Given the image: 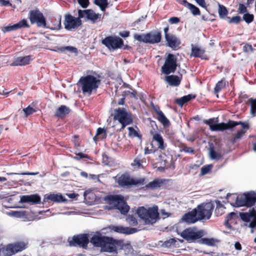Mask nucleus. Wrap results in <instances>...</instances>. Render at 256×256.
I'll return each instance as SVG.
<instances>
[{
    "instance_id": "49",
    "label": "nucleus",
    "mask_w": 256,
    "mask_h": 256,
    "mask_svg": "<svg viewBox=\"0 0 256 256\" xmlns=\"http://www.w3.org/2000/svg\"><path fill=\"white\" fill-rule=\"evenodd\" d=\"M201 243L209 246H213L215 244V240L212 238H201Z\"/></svg>"
},
{
    "instance_id": "56",
    "label": "nucleus",
    "mask_w": 256,
    "mask_h": 256,
    "mask_svg": "<svg viewBox=\"0 0 256 256\" xmlns=\"http://www.w3.org/2000/svg\"><path fill=\"white\" fill-rule=\"evenodd\" d=\"M176 242V240L174 238H170V240L165 241L163 244V246L167 248H170L172 245L174 244Z\"/></svg>"
},
{
    "instance_id": "55",
    "label": "nucleus",
    "mask_w": 256,
    "mask_h": 256,
    "mask_svg": "<svg viewBox=\"0 0 256 256\" xmlns=\"http://www.w3.org/2000/svg\"><path fill=\"white\" fill-rule=\"evenodd\" d=\"M2 30L4 33L16 30L14 24H9L7 26H4L2 28Z\"/></svg>"
},
{
    "instance_id": "7",
    "label": "nucleus",
    "mask_w": 256,
    "mask_h": 256,
    "mask_svg": "<svg viewBox=\"0 0 256 256\" xmlns=\"http://www.w3.org/2000/svg\"><path fill=\"white\" fill-rule=\"evenodd\" d=\"M117 183L122 188H130L132 186L144 185L146 184V179H134L128 174H122L118 178Z\"/></svg>"
},
{
    "instance_id": "59",
    "label": "nucleus",
    "mask_w": 256,
    "mask_h": 256,
    "mask_svg": "<svg viewBox=\"0 0 256 256\" xmlns=\"http://www.w3.org/2000/svg\"><path fill=\"white\" fill-rule=\"evenodd\" d=\"M243 50L244 52H252L254 50V48L251 44H246L243 46Z\"/></svg>"
},
{
    "instance_id": "24",
    "label": "nucleus",
    "mask_w": 256,
    "mask_h": 256,
    "mask_svg": "<svg viewBox=\"0 0 256 256\" xmlns=\"http://www.w3.org/2000/svg\"><path fill=\"white\" fill-rule=\"evenodd\" d=\"M70 112V110L68 107L64 105H62L56 110L54 116L64 120Z\"/></svg>"
},
{
    "instance_id": "14",
    "label": "nucleus",
    "mask_w": 256,
    "mask_h": 256,
    "mask_svg": "<svg viewBox=\"0 0 256 256\" xmlns=\"http://www.w3.org/2000/svg\"><path fill=\"white\" fill-rule=\"evenodd\" d=\"M176 61V58L174 54H168L162 67V72L166 75L174 72L177 66Z\"/></svg>"
},
{
    "instance_id": "15",
    "label": "nucleus",
    "mask_w": 256,
    "mask_h": 256,
    "mask_svg": "<svg viewBox=\"0 0 256 256\" xmlns=\"http://www.w3.org/2000/svg\"><path fill=\"white\" fill-rule=\"evenodd\" d=\"M89 242L88 234H86L74 236L71 240H68V243L70 246H78L83 248H87Z\"/></svg>"
},
{
    "instance_id": "46",
    "label": "nucleus",
    "mask_w": 256,
    "mask_h": 256,
    "mask_svg": "<svg viewBox=\"0 0 256 256\" xmlns=\"http://www.w3.org/2000/svg\"><path fill=\"white\" fill-rule=\"evenodd\" d=\"M248 102L250 104L251 106L250 114L252 116H256V98H250Z\"/></svg>"
},
{
    "instance_id": "32",
    "label": "nucleus",
    "mask_w": 256,
    "mask_h": 256,
    "mask_svg": "<svg viewBox=\"0 0 256 256\" xmlns=\"http://www.w3.org/2000/svg\"><path fill=\"white\" fill-rule=\"evenodd\" d=\"M238 218V216L234 212L228 214L225 218L224 225L229 228H230L232 224L236 223V220Z\"/></svg>"
},
{
    "instance_id": "11",
    "label": "nucleus",
    "mask_w": 256,
    "mask_h": 256,
    "mask_svg": "<svg viewBox=\"0 0 256 256\" xmlns=\"http://www.w3.org/2000/svg\"><path fill=\"white\" fill-rule=\"evenodd\" d=\"M136 40L140 42L146 44H154L160 42L162 40V34L160 32L156 34H152L151 32H148L145 34H136L134 36Z\"/></svg>"
},
{
    "instance_id": "60",
    "label": "nucleus",
    "mask_w": 256,
    "mask_h": 256,
    "mask_svg": "<svg viewBox=\"0 0 256 256\" xmlns=\"http://www.w3.org/2000/svg\"><path fill=\"white\" fill-rule=\"evenodd\" d=\"M196 3L201 7L205 8L206 10H208L206 8V5L205 2V0H194Z\"/></svg>"
},
{
    "instance_id": "48",
    "label": "nucleus",
    "mask_w": 256,
    "mask_h": 256,
    "mask_svg": "<svg viewBox=\"0 0 256 256\" xmlns=\"http://www.w3.org/2000/svg\"><path fill=\"white\" fill-rule=\"evenodd\" d=\"M243 20L248 24H250L254 21V16L248 12L245 13L242 16Z\"/></svg>"
},
{
    "instance_id": "19",
    "label": "nucleus",
    "mask_w": 256,
    "mask_h": 256,
    "mask_svg": "<svg viewBox=\"0 0 256 256\" xmlns=\"http://www.w3.org/2000/svg\"><path fill=\"white\" fill-rule=\"evenodd\" d=\"M191 53L190 54V57L199 58L202 60H208L206 54H205V50L204 48L194 46V44H191Z\"/></svg>"
},
{
    "instance_id": "1",
    "label": "nucleus",
    "mask_w": 256,
    "mask_h": 256,
    "mask_svg": "<svg viewBox=\"0 0 256 256\" xmlns=\"http://www.w3.org/2000/svg\"><path fill=\"white\" fill-rule=\"evenodd\" d=\"M90 242L96 247H100L104 252H114L116 251L115 244L118 241L112 238L102 236L100 232L94 234Z\"/></svg>"
},
{
    "instance_id": "62",
    "label": "nucleus",
    "mask_w": 256,
    "mask_h": 256,
    "mask_svg": "<svg viewBox=\"0 0 256 256\" xmlns=\"http://www.w3.org/2000/svg\"><path fill=\"white\" fill-rule=\"evenodd\" d=\"M0 5L1 6H12V4L8 0H0Z\"/></svg>"
},
{
    "instance_id": "3",
    "label": "nucleus",
    "mask_w": 256,
    "mask_h": 256,
    "mask_svg": "<svg viewBox=\"0 0 256 256\" xmlns=\"http://www.w3.org/2000/svg\"><path fill=\"white\" fill-rule=\"evenodd\" d=\"M81 85L82 92L89 96L92 91H96L100 84V80L92 75H87L82 76L78 81Z\"/></svg>"
},
{
    "instance_id": "20",
    "label": "nucleus",
    "mask_w": 256,
    "mask_h": 256,
    "mask_svg": "<svg viewBox=\"0 0 256 256\" xmlns=\"http://www.w3.org/2000/svg\"><path fill=\"white\" fill-rule=\"evenodd\" d=\"M196 213V210L194 208L192 211L185 214L182 216V220L188 224H194L198 220H200Z\"/></svg>"
},
{
    "instance_id": "50",
    "label": "nucleus",
    "mask_w": 256,
    "mask_h": 256,
    "mask_svg": "<svg viewBox=\"0 0 256 256\" xmlns=\"http://www.w3.org/2000/svg\"><path fill=\"white\" fill-rule=\"evenodd\" d=\"M22 110L24 112L26 117H28L36 112L35 109L31 107L30 106H28V107L24 108Z\"/></svg>"
},
{
    "instance_id": "26",
    "label": "nucleus",
    "mask_w": 256,
    "mask_h": 256,
    "mask_svg": "<svg viewBox=\"0 0 256 256\" xmlns=\"http://www.w3.org/2000/svg\"><path fill=\"white\" fill-rule=\"evenodd\" d=\"M240 125L242 128V130H248L250 128V125L248 122H243L242 121H234L229 120L228 122L227 130H230L234 128L236 126Z\"/></svg>"
},
{
    "instance_id": "39",
    "label": "nucleus",
    "mask_w": 256,
    "mask_h": 256,
    "mask_svg": "<svg viewBox=\"0 0 256 256\" xmlns=\"http://www.w3.org/2000/svg\"><path fill=\"white\" fill-rule=\"evenodd\" d=\"M14 26L16 30L22 28H29L30 27L26 19L20 20L18 23L14 24Z\"/></svg>"
},
{
    "instance_id": "25",
    "label": "nucleus",
    "mask_w": 256,
    "mask_h": 256,
    "mask_svg": "<svg viewBox=\"0 0 256 256\" xmlns=\"http://www.w3.org/2000/svg\"><path fill=\"white\" fill-rule=\"evenodd\" d=\"M31 60V56L18 57L14 60L11 65L12 66H22L27 65L30 64V60Z\"/></svg>"
},
{
    "instance_id": "63",
    "label": "nucleus",
    "mask_w": 256,
    "mask_h": 256,
    "mask_svg": "<svg viewBox=\"0 0 256 256\" xmlns=\"http://www.w3.org/2000/svg\"><path fill=\"white\" fill-rule=\"evenodd\" d=\"M62 52H64L65 50H68L70 52H73L74 50H76L75 48L70 46H66L64 47H62L60 49Z\"/></svg>"
},
{
    "instance_id": "16",
    "label": "nucleus",
    "mask_w": 256,
    "mask_h": 256,
    "mask_svg": "<svg viewBox=\"0 0 256 256\" xmlns=\"http://www.w3.org/2000/svg\"><path fill=\"white\" fill-rule=\"evenodd\" d=\"M204 123L209 126L210 129L212 131H223L227 130V123L221 122L217 124L218 122V118H211L208 120H204Z\"/></svg>"
},
{
    "instance_id": "31",
    "label": "nucleus",
    "mask_w": 256,
    "mask_h": 256,
    "mask_svg": "<svg viewBox=\"0 0 256 256\" xmlns=\"http://www.w3.org/2000/svg\"><path fill=\"white\" fill-rule=\"evenodd\" d=\"M61 16L56 18H52L51 20L50 24V26H47L46 28H50L52 30H60L62 28V24H61Z\"/></svg>"
},
{
    "instance_id": "9",
    "label": "nucleus",
    "mask_w": 256,
    "mask_h": 256,
    "mask_svg": "<svg viewBox=\"0 0 256 256\" xmlns=\"http://www.w3.org/2000/svg\"><path fill=\"white\" fill-rule=\"evenodd\" d=\"M28 17L32 24H36L39 28H46V18L38 9L36 8L30 10Z\"/></svg>"
},
{
    "instance_id": "41",
    "label": "nucleus",
    "mask_w": 256,
    "mask_h": 256,
    "mask_svg": "<svg viewBox=\"0 0 256 256\" xmlns=\"http://www.w3.org/2000/svg\"><path fill=\"white\" fill-rule=\"evenodd\" d=\"M218 12L220 18H224L228 14L226 8L223 5L218 4Z\"/></svg>"
},
{
    "instance_id": "51",
    "label": "nucleus",
    "mask_w": 256,
    "mask_h": 256,
    "mask_svg": "<svg viewBox=\"0 0 256 256\" xmlns=\"http://www.w3.org/2000/svg\"><path fill=\"white\" fill-rule=\"evenodd\" d=\"M212 164H208L203 166L201 168L200 175L204 176L207 174L212 170Z\"/></svg>"
},
{
    "instance_id": "22",
    "label": "nucleus",
    "mask_w": 256,
    "mask_h": 256,
    "mask_svg": "<svg viewBox=\"0 0 256 256\" xmlns=\"http://www.w3.org/2000/svg\"><path fill=\"white\" fill-rule=\"evenodd\" d=\"M41 198L38 194L24 195L20 198V202L22 203L38 204L40 202Z\"/></svg>"
},
{
    "instance_id": "17",
    "label": "nucleus",
    "mask_w": 256,
    "mask_h": 256,
    "mask_svg": "<svg viewBox=\"0 0 256 256\" xmlns=\"http://www.w3.org/2000/svg\"><path fill=\"white\" fill-rule=\"evenodd\" d=\"M82 18H86V20H90L94 24L100 20L101 14H96L92 9L80 10Z\"/></svg>"
},
{
    "instance_id": "27",
    "label": "nucleus",
    "mask_w": 256,
    "mask_h": 256,
    "mask_svg": "<svg viewBox=\"0 0 256 256\" xmlns=\"http://www.w3.org/2000/svg\"><path fill=\"white\" fill-rule=\"evenodd\" d=\"M166 180L156 178L146 185V189L154 190L160 188L165 182Z\"/></svg>"
},
{
    "instance_id": "54",
    "label": "nucleus",
    "mask_w": 256,
    "mask_h": 256,
    "mask_svg": "<svg viewBox=\"0 0 256 256\" xmlns=\"http://www.w3.org/2000/svg\"><path fill=\"white\" fill-rule=\"evenodd\" d=\"M238 12L240 14H244L245 13L247 12L248 10L246 6L242 4H240L238 10Z\"/></svg>"
},
{
    "instance_id": "40",
    "label": "nucleus",
    "mask_w": 256,
    "mask_h": 256,
    "mask_svg": "<svg viewBox=\"0 0 256 256\" xmlns=\"http://www.w3.org/2000/svg\"><path fill=\"white\" fill-rule=\"evenodd\" d=\"M94 3L98 6L102 11H104L108 6V0H94Z\"/></svg>"
},
{
    "instance_id": "18",
    "label": "nucleus",
    "mask_w": 256,
    "mask_h": 256,
    "mask_svg": "<svg viewBox=\"0 0 256 256\" xmlns=\"http://www.w3.org/2000/svg\"><path fill=\"white\" fill-rule=\"evenodd\" d=\"M150 134L152 136V141L156 143L158 148L160 150H164L166 147V144H164V138L160 134L154 130H151Z\"/></svg>"
},
{
    "instance_id": "29",
    "label": "nucleus",
    "mask_w": 256,
    "mask_h": 256,
    "mask_svg": "<svg viewBox=\"0 0 256 256\" xmlns=\"http://www.w3.org/2000/svg\"><path fill=\"white\" fill-rule=\"evenodd\" d=\"M165 79L170 86H178L180 84L182 78L176 75H170L166 76Z\"/></svg>"
},
{
    "instance_id": "42",
    "label": "nucleus",
    "mask_w": 256,
    "mask_h": 256,
    "mask_svg": "<svg viewBox=\"0 0 256 256\" xmlns=\"http://www.w3.org/2000/svg\"><path fill=\"white\" fill-rule=\"evenodd\" d=\"M178 147L181 152L183 151L186 153L194 154V150L193 148L187 146L186 144L184 143H180Z\"/></svg>"
},
{
    "instance_id": "4",
    "label": "nucleus",
    "mask_w": 256,
    "mask_h": 256,
    "mask_svg": "<svg viewBox=\"0 0 256 256\" xmlns=\"http://www.w3.org/2000/svg\"><path fill=\"white\" fill-rule=\"evenodd\" d=\"M114 118L121 124L122 126L120 130L121 131L124 128L133 123L134 119L131 112L128 111L124 108H118L114 110Z\"/></svg>"
},
{
    "instance_id": "5",
    "label": "nucleus",
    "mask_w": 256,
    "mask_h": 256,
    "mask_svg": "<svg viewBox=\"0 0 256 256\" xmlns=\"http://www.w3.org/2000/svg\"><path fill=\"white\" fill-rule=\"evenodd\" d=\"M104 200L110 204H113L115 208L123 214H127L129 211L130 206L122 195L108 194L104 196Z\"/></svg>"
},
{
    "instance_id": "8",
    "label": "nucleus",
    "mask_w": 256,
    "mask_h": 256,
    "mask_svg": "<svg viewBox=\"0 0 256 256\" xmlns=\"http://www.w3.org/2000/svg\"><path fill=\"white\" fill-rule=\"evenodd\" d=\"M214 206L212 202L201 204L194 209L200 220H209L212 214Z\"/></svg>"
},
{
    "instance_id": "30",
    "label": "nucleus",
    "mask_w": 256,
    "mask_h": 256,
    "mask_svg": "<svg viewBox=\"0 0 256 256\" xmlns=\"http://www.w3.org/2000/svg\"><path fill=\"white\" fill-rule=\"evenodd\" d=\"M196 98V94H188V95L184 96L180 98H176L174 100V102L179 106H182L184 104Z\"/></svg>"
},
{
    "instance_id": "13",
    "label": "nucleus",
    "mask_w": 256,
    "mask_h": 256,
    "mask_svg": "<svg viewBox=\"0 0 256 256\" xmlns=\"http://www.w3.org/2000/svg\"><path fill=\"white\" fill-rule=\"evenodd\" d=\"M78 16L74 17L70 14L64 16V28L67 30L77 29L82 25V16L80 10L78 11Z\"/></svg>"
},
{
    "instance_id": "10",
    "label": "nucleus",
    "mask_w": 256,
    "mask_h": 256,
    "mask_svg": "<svg viewBox=\"0 0 256 256\" xmlns=\"http://www.w3.org/2000/svg\"><path fill=\"white\" fill-rule=\"evenodd\" d=\"M204 235L202 230H197L194 227L188 228L184 230L180 234V236L189 242H194L201 238Z\"/></svg>"
},
{
    "instance_id": "57",
    "label": "nucleus",
    "mask_w": 256,
    "mask_h": 256,
    "mask_svg": "<svg viewBox=\"0 0 256 256\" xmlns=\"http://www.w3.org/2000/svg\"><path fill=\"white\" fill-rule=\"evenodd\" d=\"M142 160H141L138 158H136L134 160L132 164V165L134 166H136L138 168H140L142 166Z\"/></svg>"
},
{
    "instance_id": "2",
    "label": "nucleus",
    "mask_w": 256,
    "mask_h": 256,
    "mask_svg": "<svg viewBox=\"0 0 256 256\" xmlns=\"http://www.w3.org/2000/svg\"><path fill=\"white\" fill-rule=\"evenodd\" d=\"M136 213L138 217L144 220L146 224H153L160 219V214L158 206L146 208L139 207Z\"/></svg>"
},
{
    "instance_id": "12",
    "label": "nucleus",
    "mask_w": 256,
    "mask_h": 256,
    "mask_svg": "<svg viewBox=\"0 0 256 256\" xmlns=\"http://www.w3.org/2000/svg\"><path fill=\"white\" fill-rule=\"evenodd\" d=\"M102 44L109 50H114L122 48L124 46V40L118 36H110L102 40Z\"/></svg>"
},
{
    "instance_id": "38",
    "label": "nucleus",
    "mask_w": 256,
    "mask_h": 256,
    "mask_svg": "<svg viewBox=\"0 0 256 256\" xmlns=\"http://www.w3.org/2000/svg\"><path fill=\"white\" fill-rule=\"evenodd\" d=\"M210 156L212 160H219L221 159L222 156L220 153L216 152L214 146H210Z\"/></svg>"
},
{
    "instance_id": "35",
    "label": "nucleus",
    "mask_w": 256,
    "mask_h": 256,
    "mask_svg": "<svg viewBox=\"0 0 256 256\" xmlns=\"http://www.w3.org/2000/svg\"><path fill=\"white\" fill-rule=\"evenodd\" d=\"M2 252L6 256H12L16 254L13 244H7L2 248Z\"/></svg>"
},
{
    "instance_id": "58",
    "label": "nucleus",
    "mask_w": 256,
    "mask_h": 256,
    "mask_svg": "<svg viewBox=\"0 0 256 256\" xmlns=\"http://www.w3.org/2000/svg\"><path fill=\"white\" fill-rule=\"evenodd\" d=\"M78 2L83 8H86L90 4L89 0H78Z\"/></svg>"
},
{
    "instance_id": "45",
    "label": "nucleus",
    "mask_w": 256,
    "mask_h": 256,
    "mask_svg": "<svg viewBox=\"0 0 256 256\" xmlns=\"http://www.w3.org/2000/svg\"><path fill=\"white\" fill-rule=\"evenodd\" d=\"M246 131L244 130H241L238 131L234 136L231 139L230 142L232 143H235L238 140L240 139L244 134L246 133Z\"/></svg>"
},
{
    "instance_id": "34",
    "label": "nucleus",
    "mask_w": 256,
    "mask_h": 256,
    "mask_svg": "<svg viewBox=\"0 0 256 256\" xmlns=\"http://www.w3.org/2000/svg\"><path fill=\"white\" fill-rule=\"evenodd\" d=\"M184 4H185V6L190 10L191 12L194 16H200V9L194 4L188 2L186 0H183Z\"/></svg>"
},
{
    "instance_id": "23",
    "label": "nucleus",
    "mask_w": 256,
    "mask_h": 256,
    "mask_svg": "<svg viewBox=\"0 0 256 256\" xmlns=\"http://www.w3.org/2000/svg\"><path fill=\"white\" fill-rule=\"evenodd\" d=\"M165 38L168 46L173 50H176L180 44V40L174 34H171Z\"/></svg>"
},
{
    "instance_id": "33",
    "label": "nucleus",
    "mask_w": 256,
    "mask_h": 256,
    "mask_svg": "<svg viewBox=\"0 0 256 256\" xmlns=\"http://www.w3.org/2000/svg\"><path fill=\"white\" fill-rule=\"evenodd\" d=\"M226 84V81L224 78H222L216 84L214 88V92L218 98V93L222 90V89L225 88Z\"/></svg>"
},
{
    "instance_id": "61",
    "label": "nucleus",
    "mask_w": 256,
    "mask_h": 256,
    "mask_svg": "<svg viewBox=\"0 0 256 256\" xmlns=\"http://www.w3.org/2000/svg\"><path fill=\"white\" fill-rule=\"evenodd\" d=\"M170 24H178L180 22V20L178 17H172L168 20Z\"/></svg>"
},
{
    "instance_id": "21",
    "label": "nucleus",
    "mask_w": 256,
    "mask_h": 256,
    "mask_svg": "<svg viewBox=\"0 0 256 256\" xmlns=\"http://www.w3.org/2000/svg\"><path fill=\"white\" fill-rule=\"evenodd\" d=\"M112 230L115 232L125 234H132L138 231V230L135 228L124 227L122 226H112Z\"/></svg>"
},
{
    "instance_id": "44",
    "label": "nucleus",
    "mask_w": 256,
    "mask_h": 256,
    "mask_svg": "<svg viewBox=\"0 0 256 256\" xmlns=\"http://www.w3.org/2000/svg\"><path fill=\"white\" fill-rule=\"evenodd\" d=\"M128 136L130 138H135L137 137L140 138H142V135L139 134L136 130H135V129L133 127H128Z\"/></svg>"
},
{
    "instance_id": "53",
    "label": "nucleus",
    "mask_w": 256,
    "mask_h": 256,
    "mask_svg": "<svg viewBox=\"0 0 256 256\" xmlns=\"http://www.w3.org/2000/svg\"><path fill=\"white\" fill-rule=\"evenodd\" d=\"M125 95L129 96L132 98H134L136 99H138V93L137 92L133 90L132 92L128 90L125 92Z\"/></svg>"
},
{
    "instance_id": "43",
    "label": "nucleus",
    "mask_w": 256,
    "mask_h": 256,
    "mask_svg": "<svg viewBox=\"0 0 256 256\" xmlns=\"http://www.w3.org/2000/svg\"><path fill=\"white\" fill-rule=\"evenodd\" d=\"M97 136H100L101 138H106V130L103 128H98L97 129L96 135L94 138V140H96Z\"/></svg>"
},
{
    "instance_id": "28",
    "label": "nucleus",
    "mask_w": 256,
    "mask_h": 256,
    "mask_svg": "<svg viewBox=\"0 0 256 256\" xmlns=\"http://www.w3.org/2000/svg\"><path fill=\"white\" fill-rule=\"evenodd\" d=\"M44 199L47 201L50 200L54 202H65L66 200L64 198L61 194H46L44 196Z\"/></svg>"
},
{
    "instance_id": "64",
    "label": "nucleus",
    "mask_w": 256,
    "mask_h": 256,
    "mask_svg": "<svg viewBox=\"0 0 256 256\" xmlns=\"http://www.w3.org/2000/svg\"><path fill=\"white\" fill-rule=\"evenodd\" d=\"M130 32L128 30H124L119 33V35L122 38H128L130 36Z\"/></svg>"
},
{
    "instance_id": "36",
    "label": "nucleus",
    "mask_w": 256,
    "mask_h": 256,
    "mask_svg": "<svg viewBox=\"0 0 256 256\" xmlns=\"http://www.w3.org/2000/svg\"><path fill=\"white\" fill-rule=\"evenodd\" d=\"M157 118L164 126H170V122L164 116L162 112H159L158 114L157 115Z\"/></svg>"
},
{
    "instance_id": "52",
    "label": "nucleus",
    "mask_w": 256,
    "mask_h": 256,
    "mask_svg": "<svg viewBox=\"0 0 256 256\" xmlns=\"http://www.w3.org/2000/svg\"><path fill=\"white\" fill-rule=\"evenodd\" d=\"M227 19L228 20V22L229 24H238L242 20L240 16H233L232 18L227 17Z\"/></svg>"
},
{
    "instance_id": "6",
    "label": "nucleus",
    "mask_w": 256,
    "mask_h": 256,
    "mask_svg": "<svg viewBox=\"0 0 256 256\" xmlns=\"http://www.w3.org/2000/svg\"><path fill=\"white\" fill-rule=\"evenodd\" d=\"M256 202V193L254 192L244 193L236 196L235 206H253Z\"/></svg>"
},
{
    "instance_id": "37",
    "label": "nucleus",
    "mask_w": 256,
    "mask_h": 256,
    "mask_svg": "<svg viewBox=\"0 0 256 256\" xmlns=\"http://www.w3.org/2000/svg\"><path fill=\"white\" fill-rule=\"evenodd\" d=\"M13 245L14 246L16 254L22 251L23 250L26 249L28 247L27 244L24 242H14L13 243Z\"/></svg>"
},
{
    "instance_id": "47",
    "label": "nucleus",
    "mask_w": 256,
    "mask_h": 256,
    "mask_svg": "<svg viewBox=\"0 0 256 256\" xmlns=\"http://www.w3.org/2000/svg\"><path fill=\"white\" fill-rule=\"evenodd\" d=\"M126 220L130 226H136L138 224L136 218L132 215H128Z\"/></svg>"
}]
</instances>
